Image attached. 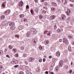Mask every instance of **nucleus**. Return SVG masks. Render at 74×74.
<instances>
[{
  "mask_svg": "<svg viewBox=\"0 0 74 74\" xmlns=\"http://www.w3.org/2000/svg\"><path fill=\"white\" fill-rule=\"evenodd\" d=\"M25 69L26 70V73L27 74H29L30 72V69H29V68L27 66H26L25 67Z\"/></svg>",
  "mask_w": 74,
  "mask_h": 74,
  "instance_id": "nucleus-1",
  "label": "nucleus"
},
{
  "mask_svg": "<svg viewBox=\"0 0 74 74\" xmlns=\"http://www.w3.org/2000/svg\"><path fill=\"white\" fill-rule=\"evenodd\" d=\"M19 16L21 18H23L25 16V15L23 14H21L19 15Z\"/></svg>",
  "mask_w": 74,
  "mask_h": 74,
  "instance_id": "nucleus-23",
  "label": "nucleus"
},
{
  "mask_svg": "<svg viewBox=\"0 0 74 74\" xmlns=\"http://www.w3.org/2000/svg\"><path fill=\"white\" fill-rule=\"evenodd\" d=\"M27 54L25 53L24 54V55H23V57H24V58H26V57H27Z\"/></svg>",
  "mask_w": 74,
  "mask_h": 74,
  "instance_id": "nucleus-33",
  "label": "nucleus"
},
{
  "mask_svg": "<svg viewBox=\"0 0 74 74\" xmlns=\"http://www.w3.org/2000/svg\"><path fill=\"white\" fill-rule=\"evenodd\" d=\"M15 37H19V36L18 35H16L15 36Z\"/></svg>",
  "mask_w": 74,
  "mask_h": 74,
  "instance_id": "nucleus-57",
  "label": "nucleus"
},
{
  "mask_svg": "<svg viewBox=\"0 0 74 74\" xmlns=\"http://www.w3.org/2000/svg\"><path fill=\"white\" fill-rule=\"evenodd\" d=\"M45 60H46L45 58H43V62H45Z\"/></svg>",
  "mask_w": 74,
  "mask_h": 74,
  "instance_id": "nucleus-54",
  "label": "nucleus"
},
{
  "mask_svg": "<svg viewBox=\"0 0 74 74\" xmlns=\"http://www.w3.org/2000/svg\"><path fill=\"white\" fill-rule=\"evenodd\" d=\"M2 26H5L6 25V23H5L4 21H2L1 23Z\"/></svg>",
  "mask_w": 74,
  "mask_h": 74,
  "instance_id": "nucleus-26",
  "label": "nucleus"
},
{
  "mask_svg": "<svg viewBox=\"0 0 74 74\" xmlns=\"http://www.w3.org/2000/svg\"><path fill=\"white\" fill-rule=\"evenodd\" d=\"M52 58V56H49V58H50V59H51V58Z\"/></svg>",
  "mask_w": 74,
  "mask_h": 74,
  "instance_id": "nucleus-59",
  "label": "nucleus"
},
{
  "mask_svg": "<svg viewBox=\"0 0 74 74\" xmlns=\"http://www.w3.org/2000/svg\"><path fill=\"white\" fill-rule=\"evenodd\" d=\"M4 53V51L2 50L0 51V55H2Z\"/></svg>",
  "mask_w": 74,
  "mask_h": 74,
  "instance_id": "nucleus-28",
  "label": "nucleus"
},
{
  "mask_svg": "<svg viewBox=\"0 0 74 74\" xmlns=\"http://www.w3.org/2000/svg\"><path fill=\"white\" fill-rule=\"evenodd\" d=\"M45 73L46 74H48V71H46L45 72Z\"/></svg>",
  "mask_w": 74,
  "mask_h": 74,
  "instance_id": "nucleus-62",
  "label": "nucleus"
},
{
  "mask_svg": "<svg viewBox=\"0 0 74 74\" xmlns=\"http://www.w3.org/2000/svg\"><path fill=\"white\" fill-rule=\"evenodd\" d=\"M25 21H27V19L25 18H23L21 20V22H25Z\"/></svg>",
  "mask_w": 74,
  "mask_h": 74,
  "instance_id": "nucleus-21",
  "label": "nucleus"
},
{
  "mask_svg": "<svg viewBox=\"0 0 74 74\" xmlns=\"http://www.w3.org/2000/svg\"><path fill=\"white\" fill-rule=\"evenodd\" d=\"M40 67H38L36 70V72H40Z\"/></svg>",
  "mask_w": 74,
  "mask_h": 74,
  "instance_id": "nucleus-18",
  "label": "nucleus"
},
{
  "mask_svg": "<svg viewBox=\"0 0 74 74\" xmlns=\"http://www.w3.org/2000/svg\"><path fill=\"white\" fill-rule=\"evenodd\" d=\"M8 48L10 49H12V46L11 45H10L9 46Z\"/></svg>",
  "mask_w": 74,
  "mask_h": 74,
  "instance_id": "nucleus-35",
  "label": "nucleus"
},
{
  "mask_svg": "<svg viewBox=\"0 0 74 74\" xmlns=\"http://www.w3.org/2000/svg\"><path fill=\"white\" fill-rule=\"evenodd\" d=\"M12 64H17L18 63V61H12L11 62Z\"/></svg>",
  "mask_w": 74,
  "mask_h": 74,
  "instance_id": "nucleus-8",
  "label": "nucleus"
},
{
  "mask_svg": "<svg viewBox=\"0 0 74 74\" xmlns=\"http://www.w3.org/2000/svg\"><path fill=\"white\" fill-rule=\"evenodd\" d=\"M34 59V58H32L31 57L29 59V61L32 62V61Z\"/></svg>",
  "mask_w": 74,
  "mask_h": 74,
  "instance_id": "nucleus-24",
  "label": "nucleus"
},
{
  "mask_svg": "<svg viewBox=\"0 0 74 74\" xmlns=\"http://www.w3.org/2000/svg\"><path fill=\"white\" fill-rule=\"evenodd\" d=\"M34 1L36 3L38 2V0H34Z\"/></svg>",
  "mask_w": 74,
  "mask_h": 74,
  "instance_id": "nucleus-55",
  "label": "nucleus"
},
{
  "mask_svg": "<svg viewBox=\"0 0 74 74\" xmlns=\"http://www.w3.org/2000/svg\"><path fill=\"white\" fill-rule=\"evenodd\" d=\"M10 11L8 10H7L4 13V14L5 15H8L10 14Z\"/></svg>",
  "mask_w": 74,
  "mask_h": 74,
  "instance_id": "nucleus-2",
  "label": "nucleus"
},
{
  "mask_svg": "<svg viewBox=\"0 0 74 74\" xmlns=\"http://www.w3.org/2000/svg\"><path fill=\"white\" fill-rule=\"evenodd\" d=\"M37 41V39H34L32 40V42H33V43H34H34L36 44V43Z\"/></svg>",
  "mask_w": 74,
  "mask_h": 74,
  "instance_id": "nucleus-15",
  "label": "nucleus"
},
{
  "mask_svg": "<svg viewBox=\"0 0 74 74\" xmlns=\"http://www.w3.org/2000/svg\"><path fill=\"white\" fill-rule=\"evenodd\" d=\"M57 32L58 33H60L61 32V30L60 29H58L57 30Z\"/></svg>",
  "mask_w": 74,
  "mask_h": 74,
  "instance_id": "nucleus-32",
  "label": "nucleus"
},
{
  "mask_svg": "<svg viewBox=\"0 0 74 74\" xmlns=\"http://www.w3.org/2000/svg\"><path fill=\"white\" fill-rule=\"evenodd\" d=\"M9 26H14V22H9Z\"/></svg>",
  "mask_w": 74,
  "mask_h": 74,
  "instance_id": "nucleus-16",
  "label": "nucleus"
},
{
  "mask_svg": "<svg viewBox=\"0 0 74 74\" xmlns=\"http://www.w3.org/2000/svg\"><path fill=\"white\" fill-rule=\"evenodd\" d=\"M21 50H24V47H21Z\"/></svg>",
  "mask_w": 74,
  "mask_h": 74,
  "instance_id": "nucleus-50",
  "label": "nucleus"
},
{
  "mask_svg": "<svg viewBox=\"0 0 74 74\" xmlns=\"http://www.w3.org/2000/svg\"><path fill=\"white\" fill-rule=\"evenodd\" d=\"M46 33H47V34L48 35V36H51V33H50V31L48 32L47 31H46L45 32V34Z\"/></svg>",
  "mask_w": 74,
  "mask_h": 74,
  "instance_id": "nucleus-9",
  "label": "nucleus"
},
{
  "mask_svg": "<svg viewBox=\"0 0 74 74\" xmlns=\"http://www.w3.org/2000/svg\"><path fill=\"white\" fill-rule=\"evenodd\" d=\"M15 29V26H14V25H13L11 27H10V29L12 30H14Z\"/></svg>",
  "mask_w": 74,
  "mask_h": 74,
  "instance_id": "nucleus-20",
  "label": "nucleus"
},
{
  "mask_svg": "<svg viewBox=\"0 0 74 74\" xmlns=\"http://www.w3.org/2000/svg\"><path fill=\"white\" fill-rule=\"evenodd\" d=\"M18 5L19 7H22L23 5V1H20Z\"/></svg>",
  "mask_w": 74,
  "mask_h": 74,
  "instance_id": "nucleus-6",
  "label": "nucleus"
},
{
  "mask_svg": "<svg viewBox=\"0 0 74 74\" xmlns=\"http://www.w3.org/2000/svg\"><path fill=\"white\" fill-rule=\"evenodd\" d=\"M26 8L27 9H28V8H29V5H27L26 6Z\"/></svg>",
  "mask_w": 74,
  "mask_h": 74,
  "instance_id": "nucleus-53",
  "label": "nucleus"
},
{
  "mask_svg": "<svg viewBox=\"0 0 74 74\" xmlns=\"http://www.w3.org/2000/svg\"><path fill=\"white\" fill-rule=\"evenodd\" d=\"M64 62H65V63H66V62H67V60L66 59L64 60Z\"/></svg>",
  "mask_w": 74,
  "mask_h": 74,
  "instance_id": "nucleus-56",
  "label": "nucleus"
},
{
  "mask_svg": "<svg viewBox=\"0 0 74 74\" xmlns=\"http://www.w3.org/2000/svg\"><path fill=\"white\" fill-rule=\"evenodd\" d=\"M39 62H42V59L40 58L39 60Z\"/></svg>",
  "mask_w": 74,
  "mask_h": 74,
  "instance_id": "nucleus-47",
  "label": "nucleus"
},
{
  "mask_svg": "<svg viewBox=\"0 0 74 74\" xmlns=\"http://www.w3.org/2000/svg\"><path fill=\"white\" fill-rule=\"evenodd\" d=\"M55 62L52 63L51 65V67H52L54 66H55Z\"/></svg>",
  "mask_w": 74,
  "mask_h": 74,
  "instance_id": "nucleus-30",
  "label": "nucleus"
},
{
  "mask_svg": "<svg viewBox=\"0 0 74 74\" xmlns=\"http://www.w3.org/2000/svg\"><path fill=\"white\" fill-rule=\"evenodd\" d=\"M55 70L56 71H58V67H56Z\"/></svg>",
  "mask_w": 74,
  "mask_h": 74,
  "instance_id": "nucleus-42",
  "label": "nucleus"
},
{
  "mask_svg": "<svg viewBox=\"0 0 74 74\" xmlns=\"http://www.w3.org/2000/svg\"><path fill=\"white\" fill-rule=\"evenodd\" d=\"M23 28V26L21 25L19 26L18 27V29L19 30H22Z\"/></svg>",
  "mask_w": 74,
  "mask_h": 74,
  "instance_id": "nucleus-22",
  "label": "nucleus"
},
{
  "mask_svg": "<svg viewBox=\"0 0 74 74\" xmlns=\"http://www.w3.org/2000/svg\"><path fill=\"white\" fill-rule=\"evenodd\" d=\"M3 69V66L1 65H0V70Z\"/></svg>",
  "mask_w": 74,
  "mask_h": 74,
  "instance_id": "nucleus-52",
  "label": "nucleus"
},
{
  "mask_svg": "<svg viewBox=\"0 0 74 74\" xmlns=\"http://www.w3.org/2000/svg\"><path fill=\"white\" fill-rule=\"evenodd\" d=\"M43 8V9H45V10H47V9L48 8H47V7L44 6Z\"/></svg>",
  "mask_w": 74,
  "mask_h": 74,
  "instance_id": "nucleus-44",
  "label": "nucleus"
},
{
  "mask_svg": "<svg viewBox=\"0 0 74 74\" xmlns=\"http://www.w3.org/2000/svg\"><path fill=\"white\" fill-rule=\"evenodd\" d=\"M31 32H32L33 34H36V30L34 28H33L32 29Z\"/></svg>",
  "mask_w": 74,
  "mask_h": 74,
  "instance_id": "nucleus-3",
  "label": "nucleus"
},
{
  "mask_svg": "<svg viewBox=\"0 0 74 74\" xmlns=\"http://www.w3.org/2000/svg\"><path fill=\"white\" fill-rule=\"evenodd\" d=\"M44 5H45L47 6V5H48V3L47 2H45L44 3Z\"/></svg>",
  "mask_w": 74,
  "mask_h": 74,
  "instance_id": "nucleus-36",
  "label": "nucleus"
},
{
  "mask_svg": "<svg viewBox=\"0 0 74 74\" xmlns=\"http://www.w3.org/2000/svg\"><path fill=\"white\" fill-rule=\"evenodd\" d=\"M72 72H73V71L72 70H70L69 71V73L70 74H71V73H72Z\"/></svg>",
  "mask_w": 74,
  "mask_h": 74,
  "instance_id": "nucleus-49",
  "label": "nucleus"
},
{
  "mask_svg": "<svg viewBox=\"0 0 74 74\" xmlns=\"http://www.w3.org/2000/svg\"><path fill=\"white\" fill-rule=\"evenodd\" d=\"M57 28V26H56V25H55L54 26V29H55V30Z\"/></svg>",
  "mask_w": 74,
  "mask_h": 74,
  "instance_id": "nucleus-51",
  "label": "nucleus"
},
{
  "mask_svg": "<svg viewBox=\"0 0 74 74\" xmlns=\"http://www.w3.org/2000/svg\"><path fill=\"white\" fill-rule=\"evenodd\" d=\"M66 18V16H65V15H61V19H62V21H64V19H65Z\"/></svg>",
  "mask_w": 74,
  "mask_h": 74,
  "instance_id": "nucleus-5",
  "label": "nucleus"
},
{
  "mask_svg": "<svg viewBox=\"0 0 74 74\" xmlns=\"http://www.w3.org/2000/svg\"><path fill=\"white\" fill-rule=\"evenodd\" d=\"M68 49L69 51H71V47L69 46L68 47Z\"/></svg>",
  "mask_w": 74,
  "mask_h": 74,
  "instance_id": "nucleus-45",
  "label": "nucleus"
},
{
  "mask_svg": "<svg viewBox=\"0 0 74 74\" xmlns=\"http://www.w3.org/2000/svg\"><path fill=\"white\" fill-rule=\"evenodd\" d=\"M71 12V10L69 9H67V11L66 12V13L67 15H70L69 14H70Z\"/></svg>",
  "mask_w": 74,
  "mask_h": 74,
  "instance_id": "nucleus-7",
  "label": "nucleus"
},
{
  "mask_svg": "<svg viewBox=\"0 0 74 74\" xmlns=\"http://www.w3.org/2000/svg\"><path fill=\"white\" fill-rule=\"evenodd\" d=\"M69 38L70 39H73V36H69Z\"/></svg>",
  "mask_w": 74,
  "mask_h": 74,
  "instance_id": "nucleus-38",
  "label": "nucleus"
},
{
  "mask_svg": "<svg viewBox=\"0 0 74 74\" xmlns=\"http://www.w3.org/2000/svg\"><path fill=\"white\" fill-rule=\"evenodd\" d=\"M42 12H43V14H45V13H46V12H47V11H45V10H42Z\"/></svg>",
  "mask_w": 74,
  "mask_h": 74,
  "instance_id": "nucleus-39",
  "label": "nucleus"
},
{
  "mask_svg": "<svg viewBox=\"0 0 74 74\" xmlns=\"http://www.w3.org/2000/svg\"><path fill=\"white\" fill-rule=\"evenodd\" d=\"M71 2H74V0H69Z\"/></svg>",
  "mask_w": 74,
  "mask_h": 74,
  "instance_id": "nucleus-60",
  "label": "nucleus"
},
{
  "mask_svg": "<svg viewBox=\"0 0 74 74\" xmlns=\"http://www.w3.org/2000/svg\"><path fill=\"white\" fill-rule=\"evenodd\" d=\"M63 40H63V42H66V43L68 42V40H67V39H66V38H64Z\"/></svg>",
  "mask_w": 74,
  "mask_h": 74,
  "instance_id": "nucleus-13",
  "label": "nucleus"
},
{
  "mask_svg": "<svg viewBox=\"0 0 74 74\" xmlns=\"http://www.w3.org/2000/svg\"><path fill=\"white\" fill-rule=\"evenodd\" d=\"M4 18H5V16L2 15L1 16V20H3Z\"/></svg>",
  "mask_w": 74,
  "mask_h": 74,
  "instance_id": "nucleus-19",
  "label": "nucleus"
},
{
  "mask_svg": "<svg viewBox=\"0 0 74 74\" xmlns=\"http://www.w3.org/2000/svg\"><path fill=\"white\" fill-rule=\"evenodd\" d=\"M59 67H62L63 66V62L61 60L59 62Z\"/></svg>",
  "mask_w": 74,
  "mask_h": 74,
  "instance_id": "nucleus-4",
  "label": "nucleus"
},
{
  "mask_svg": "<svg viewBox=\"0 0 74 74\" xmlns=\"http://www.w3.org/2000/svg\"><path fill=\"white\" fill-rule=\"evenodd\" d=\"M70 6H71V7H73V5L71 4H70Z\"/></svg>",
  "mask_w": 74,
  "mask_h": 74,
  "instance_id": "nucleus-64",
  "label": "nucleus"
},
{
  "mask_svg": "<svg viewBox=\"0 0 74 74\" xmlns=\"http://www.w3.org/2000/svg\"><path fill=\"white\" fill-rule=\"evenodd\" d=\"M64 1L65 2L64 3V4H66L67 3V0H64Z\"/></svg>",
  "mask_w": 74,
  "mask_h": 74,
  "instance_id": "nucleus-41",
  "label": "nucleus"
},
{
  "mask_svg": "<svg viewBox=\"0 0 74 74\" xmlns=\"http://www.w3.org/2000/svg\"><path fill=\"white\" fill-rule=\"evenodd\" d=\"M39 18L40 19H42V18H43V16H42V15L40 14V15H39Z\"/></svg>",
  "mask_w": 74,
  "mask_h": 74,
  "instance_id": "nucleus-29",
  "label": "nucleus"
},
{
  "mask_svg": "<svg viewBox=\"0 0 74 74\" xmlns=\"http://www.w3.org/2000/svg\"><path fill=\"white\" fill-rule=\"evenodd\" d=\"M14 67H15V68H16L17 67H19V65H16L14 66Z\"/></svg>",
  "mask_w": 74,
  "mask_h": 74,
  "instance_id": "nucleus-46",
  "label": "nucleus"
},
{
  "mask_svg": "<svg viewBox=\"0 0 74 74\" xmlns=\"http://www.w3.org/2000/svg\"><path fill=\"white\" fill-rule=\"evenodd\" d=\"M7 49H4V52H7Z\"/></svg>",
  "mask_w": 74,
  "mask_h": 74,
  "instance_id": "nucleus-58",
  "label": "nucleus"
},
{
  "mask_svg": "<svg viewBox=\"0 0 74 74\" xmlns=\"http://www.w3.org/2000/svg\"><path fill=\"white\" fill-rule=\"evenodd\" d=\"M30 36H31V32H28L27 33V37H30Z\"/></svg>",
  "mask_w": 74,
  "mask_h": 74,
  "instance_id": "nucleus-10",
  "label": "nucleus"
},
{
  "mask_svg": "<svg viewBox=\"0 0 74 74\" xmlns=\"http://www.w3.org/2000/svg\"><path fill=\"white\" fill-rule=\"evenodd\" d=\"M30 12L32 14H33V13H34V12L33 11V9H31Z\"/></svg>",
  "mask_w": 74,
  "mask_h": 74,
  "instance_id": "nucleus-37",
  "label": "nucleus"
},
{
  "mask_svg": "<svg viewBox=\"0 0 74 74\" xmlns=\"http://www.w3.org/2000/svg\"><path fill=\"white\" fill-rule=\"evenodd\" d=\"M60 53L59 52H57L56 53V56H60Z\"/></svg>",
  "mask_w": 74,
  "mask_h": 74,
  "instance_id": "nucleus-17",
  "label": "nucleus"
},
{
  "mask_svg": "<svg viewBox=\"0 0 74 74\" xmlns=\"http://www.w3.org/2000/svg\"><path fill=\"white\" fill-rule=\"evenodd\" d=\"M5 19H6V21H7V20H9V18L7 17L5 18Z\"/></svg>",
  "mask_w": 74,
  "mask_h": 74,
  "instance_id": "nucleus-48",
  "label": "nucleus"
},
{
  "mask_svg": "<svg viewBox=\"0 0 74 74\" xmlns=\"http://www.w3.org/2000/svg\"><path fill=\"white\" fill-rule=\"evenodd\" d=\"M55 17H56V16L54 15H51L50 17V18L51 20H53V19H54L55 18Z\"/></svg>",
  "mask_w": 74,
  "mask_h": 74,
  "instance_id": "nucleus-11",
  "label": "nucleus"
},
{
  "mask_svg": "<svg viewBox=\"0 0 74 74\" xmlns=\"http://www.w3.org/2000/svg\"><path fill=\"white\" fill-rule=\"evenodd\" d=\"M49 40H46L45 41V44H46V45H48V44H49Z\"/></svg>",
  "mask_w": 74,
  "mask_h": 74,
  "instance_id": "nucleus-12",
  "label": "nucleus"
},
{
  "mask_svg": "<svg viewBox=\"0 0 74 74\" xmlns=\"http://www.w3.org/2000/svg\"><path fill=\"white\" fill-rule=\"evenodd\" d=\"M15 57H16V58H18V53H16V54L15 55Z\"/></svg>",
  "mask_w": 74,
  "mask_h": 74,
  "instance_id": "nucleus-40",
  "label": "nucleus"
},
{
  "mask_svg": "<svg viewBox=\"0 0 74 74\" xmlns=\"http://www.w3.org/2000/svg\"><path fill=\"white\" fill-rule=\"evenodd\" d=\"M18 74H24V72L22 71H21L18 73Z\"/></svg>",
  "mask_w": 74,
  "mask_h": 74,
  "instance_id": "nucleus-34",
  "label": "nucleus"
},
{
  "mask_svg": "<svg viewBox=\"0 0 74 74\" xmlns=\"http://www.w3.org/2000/svg\"><path fill=\"white\" fill-rule=\"evenodd\" d=\"M39 49H40V50H41L42 49V46H40L39 47Z\"/></svg>",
  "mask_w": 74,
  "mask_h": 74,
  "instance_id": "nucleus-43",
  "label": "nucleus"
},
{
  "mask_svg": "<svg viewBox=\"0 0 74 74\" xmlns=\"http://www.w3.org/2000/svg\"><path fill=\"white\" fill-rule=\"evenodd\" d=\"M59 41L60 42H62V39H60L59 40Z\"/></svg>",
  "mask_w": 74,
  "mask_h": 74,
  "instance_id": "nucleus-63",
  "label": "nucleus"
},
{
  "mask_svg": "<svg viewBox=\"0 0 74 74\" xmlns=\"http://www.w3.org/2000/svg\"><path fill=\"white\" fill-rule=\"evenodd\" d=\"M6 3V1H5L4 2H3L2 3V7H3L4 8H5V4Z\"/></svg>",
  "mask_w": 74,
  "mask_h": 74,
  "instance_id": "nucleus-14",
  "label": "nucleus"
},
{
  "mask_svg": "<svg viewBox=\"0 0 74 74\" xmlns=\"http://www.w3.org/2000/svg\"><path fill=\"white\" fill-rule=\"evenodd\" d=\"M12 51L13 52H16V49H12Z\"/></svg>",
  "mask_w": 74,
  "mask_h": 74,
  "instance_id": "nucleus-31",
  "label": "nucleus"
},
{
  "mask_svg": "<svg viewBox=\"0 0 74 74\" xmlns=\"http://www.w3.org/2000/svg\"><path fill=\"white\" fill-rule=\"evenodd\" d=\"M51 9V10H52V11H55L56 10V8L53 7H52Z\"/></svg>",
  "mask_w": 74,
  "mask_h": 74,
  "instance_id": "nucleus-27",
  "label": "nucleus"
},
{
  "mask_svg": "<svg viewBox=\"0 0 74 74\" xmlns=\"http://www.w3.org/2000/svg\"><path fill=\"white\" fill-rule=\"evenodd\" d=\"M51 4H53V5H54V6H55L56 7L57 6V4L56 3H55L54 2H52L51 3Z\"/></svg>",
  "mask_w": 74,
  "mask_h": 74,
  "instance_id": "nucleus-25",
  "label": "nucleus"
},
{
  "mask_svg": "<svg viewBox=\"0 0 74 74\" xmlns=\"http://www.w3.org/2000/svg\"><path fill=\"white\" fill-rule=\"evenodd\" d=\"M6 56L7 58H10V56L8 55H6Z\"/></svg>",
  "mask_w": 74,
  "mask_h": 74,
  "instance_id": "nucleus-61",
  "label": "nucleus"
}]
</instances>
